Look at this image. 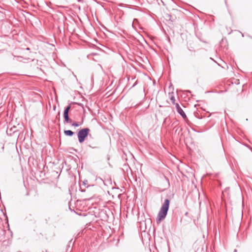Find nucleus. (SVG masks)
Instances as JSON below:
<instances>
[{
    "label": "nucleus",
    "instance_id": "1",
    "mask_svg": "<svg viewBox=\"0 0 252 252\" xmlns=\"http://www.w3.org/2000/svg\"><path fill=\"white\" fill-rule=\"evenodd\" d=\"M170 201L168 199L165 200L160 211H159L157 219V223H160L166 216L169 207Z\"/></svg>",
    "mask_w": 252,
    "mask_h": 252
},
{
    "label": "nucleus",
    "instance_id": "2",
    "mask_svg": "<svg viewBox=\"0 0 252 252\" xmlns=\"http://www.w3.org/2000/svg\"><path fill=\"white\" fill-rule=\"evenodd\" d=\"M90 131V129L88 128H83L78 131L77 136L79 143H82L85 141Z\"/></svg>",
    "mask_w": 252,
    "mask_h": 252
},
{
    "label": "nucleus",
    "instance_id": "3",
    "mask_svg": "<svg viewBox=\"0 0 252 252\" xmlns=\"http://www.w3.org/2000/svg\"><path fill=\"white\" fill-rule=\"evenodd\" d=\"M175 106L178 113L182 116L185 120H186L187 119V116L182 108L180 106L179 104L178 103H176Z\"/></svg>",
    "mask_w": 252,
    "mask_h": 252
},
{
    "label": "nucleus",
    "instance_id": "4",
    "mask_svg": "<svg viewBox=\"0 0 252 252\" xmlns=\"http://www.w3.org/2000/svg\"><path fill=\"white\" fill-rule=\"evenodd\" d=\"M17 131V127L15 126H13L11 127V128L7 129L6 130V133L8 135H12V134L16 132Z\"/></svg>",
    "mask_w": 252,
    "mask_h": 252
},
{
    "label": "nucleus",
    "instance_id": "5",
    "mask_svg": "<svg viewBox=\"0 0 252 252\" xmlns=\"http://www.w3.org/2000/svg\"><path fill=\"white\" fill-rule=\"evenodd\" d=\"M63 117L64 119V122L65 123H70L71 122V120L70 119H69V118L68 116V113H67L66 112H63Z\"/></svg>",
    "mask_w": 252,
    "mask_h": 252
},
{
    "label": "nucleus",
    "instance_id": "6",
    "mask_svg": "<svg viewBox=\"0 0 252 252\" xmlns=\"http://www.w3.org/2000/svg\"><path fill=\"white\" fill-rule=\"evenodd\" d=\"M64 133L66 136H72L74 132L70 130H66L64 131Z\"/></svg>",
    "mask_w": 252,
    "mask_h": 252
},
{
    "label": "nucleus",
    "instance_id": "7",
    "mask_svg": "<svg viewBox=\"0 0 252 252\" xmlns=\"http://www.w3.org/2000/svg\"><path fill=\"white\" fill-rule=\"evenodd\" d=\"M169 94L170 95V100H171L172 103L174 104L175 105V104L176 103H175V97L173 95V93Z\"/></svg>",
    "mask_w": 252,
    "mask_h": 252
},
{
    "label": "nucleus",
    "instance_id": "8",
    "mask_svg": "<svg viewBox=\"0 0 252 252\" xmlns=\"http://www.w3.org/2000/svg\"><path fill=\"white\" fill-rule=\"evenodd\" d=\"M71 106L70 105L67 106L66 107H65L64 112H66L67 113L69 112V110L70 109Z\"/></svg>",
    "mask_w": 252,
    "mask_h": 252
},
{
    "label": "nucleus",
    "instance_id": "9",
    "mask_svg": "<svg viewBox=\"0 0 252 252\" xmlns=\"http://www.w3.org/2000/svg\"><path fill=\"white\" fill-rule=\"evenodd\" d=\"M71 125L73 126H75V127H78L80 126V124H79L78 123H73L71 124Z\"/></svg>",
    "mask_w": 252,
    "mask_h": 252
},
{
    "label": "nucleus",
    "instance_id": "10",
    "mask_svg": "<svg viewBox=\"0 0 252 252\" xmlns=\"http://www.w3.org/2000/svg\"><path fill=\"white\" fill-rule=\"evenodd\" d=\"M87 184H88V181L87 180H85V181L83 182V183H82L83 185L86 186Z\"/></svg>",
    "mask_w": 252,
    "mask_h": 252
},
{
    "label": "nucleus",
    "instance_id": "11",
    "mask_svg": "<svg viewBox=\"0 0 252 252\" xmlns=\"http://www.w3.org/2000/svg\"><path fill=\"white\" fill-rule=\"evenodd\" d=\"M80 190H81L82 192H85V189H82V188L81 185L80 186Z\"/></svg>",
    "mask_w": 252,
    "mask_h": 252
},
{
    "label": "nucleus",
    "instance_id": "12",
    "mask_svg": "<svg viewBox=\"0 0 252 252\" xmlns=\"http://www.w3.org/2000/svg\"><path fill=\"white\" fill-rule=\"evenodd\" d=\"M234 252H237V250L235 249L234 251Z\"/></svg>",
    "mask_w": 252,
    "mask_h": 252
},
{
    "label": "nucleus",
    "instance_id": "13",
    "mask_svg": "<svg viewBox=\"0 0 252 252\" xmlns=\"http://www.w3.org/2000/svg\"><path fill=\"white\" fill-rule=\"evenodd\" d=\"M134 21H137V20L136 19H134Z\"/></svg>",
    "mask_w": 252,
    "mask_h": 252
},
{
    "label": "nucleus",
    "instance_id": "14",
    "mask_svg": "<svg viewBox=\"0 0 252 252\" xmlns=\"http://www.w3.org/2000/svg\"><path fill=\"white\" fill-rule=\"evenodd\" d=\"M251 150H252V148H251Z\"/></svg>",
    "mask_w": 252,
    "mask_h": 252
}]
</instances>
